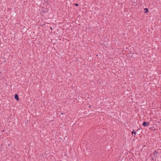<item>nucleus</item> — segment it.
<instances>
[{
    "instance_id": "1",
    "label": "nucleus",
    "mask_w": 161,
    "mask_h": 161,
    "mask_svg": "<svg viewBox=\"0 0 161 161\" xmlns=\"http://www.w3.org/2000/svg\"><path fill=\"white\" fill-rule=\"evenodd\" d=\"M149 124L148 122H143V126H148Z\"/></svg>"
},
{
    "instance_id": "2",
    "label": "nucleus",
    "mask_w": 161,
    "mask_h": 161,
    "mask_svg": "<svg viewBox=\"0 0 161 161\" xmlns=\"http://www.w3.org/2000/svg\"><path fill=\"white\" fill-rule=\"evenodd\" d=\"M14 98L16 99L17 101H18L19 100V96L17 94H16L14 95Z\"/></svg>"
},
{
    "instance_id": "3",
    "label": "nucleus",
    "mask_w": 161,
    "mask_h": 161,
    "mask_svg": "<svg viewBox=\"0 0 161 161\" xmlns=\"http://www.w3.org/2000/svg\"><path fill=\"white\" fill-rule=\"evenodd\" d=\"M132 135L134 137L136 136V132L134 131V130H133V131L131 132Z\"/></svg>"
},
{
    "instance_id": "4",
    "label": "nucleus",
    "mask_w": 161,
    "mask_h": 161,
    "mask_svg": "<svg viewBox=\"0 0 161 161\" xmlns=\"http://www.w3.org/2000/svg\"><path fill=\"white\" fill-rule=\"evenodd\" d=\"M144 10L145 11V13H147L148 12V9L147 8H145L144 9Z\"/></svg>"
},
{
    "instance_id": "5",
    "label": "nucleus",
    "mask_w": 161,
    "mask_h": 161,
    "mask_svg": "<svg viewBox=\"0 0 161 161\" xmlns=\"http://www.w3.org/2000/svg\"><path fill=\"white\" fill-rule=\"evenodd\" d=\"M157 153V152L156 151H155L154 153V155H155V154L156 155Z\"/></svg>"
},
{
    "instance_id": "6",
    "label": "nucleus",
    "mask_w": 161,
    "mask_h": 161,
    "mask_svg": "<svg viewBox=\"0 0 161 161\" xmlns=\"http://www.w3.org/2000/svg\"><path fill=\"white\" fill-rule=\"evenodd\" d=\"M75 6H78L79 5L78 4H77V3H75Z\"/></svg>"
}]
</instances>
